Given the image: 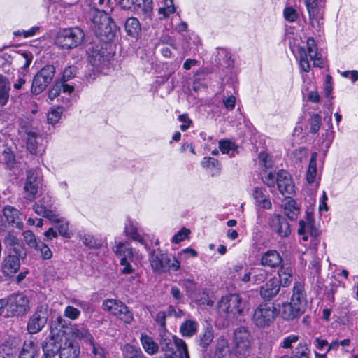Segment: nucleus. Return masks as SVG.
I'll use <instances>...</instances> for the list:
<instances>
[{
	"mask_svg": "<svg viewBox=\"0 0 358 358\" xmlns=\"http://www.w3.org/2000/svg\"><path fill=\"white\" fill-rule=\"evenodd\" d=\"M306 298L302 283L295 282L293 294L289 303H283L280 312L282 317L287 320H293L302 315L306 308Z\"/></svg>",
	"mask_w": 358,
	"mask_h": 358,
	"instance_id": "1",
	"label": "nucleus"
},
{
	"mask_svg": "<svg viewBox=\"0 0 358 358\" xmlns=\"http://www.w3.org/2000/svg\"><path fill=\"white\" fill-rule=\"evenodd\" d=\"M85 34L79 27L64 29L58 32L55 38V44L63 50H71L83 43Z\"/></svg>",
	"mask_w": 358,
	"mask_h": 358,
	"instance_id": "2",
	"label": "nucleus"
},
{
	"mask_svg": "<svg viewBox=\"0 0 358 358\" xmlns=\"http://www.w3.org/2000/svg\"><path fill=\"white\" fill-rule=\"evenodd\" d=\"M7 314L10 317H22L30 310V301L23 293H14L8 296Z\"/></svg>",
	"mask_w": 358,
	"mask_h": 358,
	"instance_id": "3",
	"label": "nucleus"
},
{
	"mask_svg": "<svg viewBox=\"0 0 358 358\" xmlns=\"http://www.w3.org/2000/svg\"><path fill=\"white\" fill-rule=\"evenodd\" d=\"M246 308L247 301L238 294L223 296L218 304L219 311L226 313L229 317L241 315Z\"/></svg>",
	"mask_w": 358,
	"mask_h": 358,
	"instance_id": "4",
	"label": "nucleus"
},
{
	"mask_svg": "<svg viewBox=\"0 0 358 358\" xmlns=\"http://www.w3.org/2000/svg\"><path fill=\"white\" fill-rule=\"evenodd\" d=\"M149 260L153 271L158 273H162L169 270L176 271L180 268V262L174 259L171 263V259L166 254L161 251H153L150 253Z\"/></svg>",
	"mask_w": 358,
	"mask_h": 358,
	"instance_id": "5",
	"label": "nucleus"
},
{
	"mask_svg": "<svg viewBox=\"0 0 358 358\" xmlns=\"http://www.w3.org/2000/svg\"><path fill=\"white\" fill-rule=\"evenodd\" d=\"M55 73V69L52 65L41 69L33 78L31 92L35 95L43 92L52 80Z\"/></svg>",
	"mask_w": 358,
	"mask_h": 358,
	"instance_id": "6",
	"label": "nucleus"
},
{
	"mask_svg": "<svg viewBox=\"0 0 358 358\" xmlns=\"http://www.w3.org/2000/svg\"><path fill=\"white\" fill-rule=\"evenodd\" d=\"M65 332L62 328L57 331L51 330L50 337L42 345L45 358H52L60 353L66 336Z\"/></svg>",
	"mask_w": 358,
	"mask_h": 358,
	"instance_id": "7",
	"label": "nucleus"
},
{
	"mask_svg": "<svg viewBox=\"0 0 358 358\" xmlns=\"http://www.w3.org/2000/svg\"><path fill=\"white\" fill-rule=\"evenodd\" d=\"M105 310L127 324H130L134 320L132 313L129 308L122 301L116 299H107L103 303Z\"/></svg>",
	"mask_w": 358,
	"mask_h": 358,
	"instance_id": "8",
	"label": "nucleus"
},
{
	"mask_svg": "<svg viewBox=\"0 0 358 358\" xmlns=\"http://www.w3.org/2000/svg\"><path fill=\"white\" fill-rule=\"evenodd\" d=\"M42 176L41 172L36 169L27 171L26 182L24 186V199L33 201L41 187Z\"/></svg>",
	"mask_w": 358,
	"mask_h": 358,
	"instance_id": "9",
	"label": "nucleus"
},
{
	"mask_svg": "<svg viewBox=\"0 0 358 358\" xmlns=\"http://www.w3.org/2000/svg\"><path fill=\"white\" fill-rule=\"evenodd\" d=\"M48 318V307L46 306L38 307L28 320L27 329L29 333L34 334L40 332L47 324Z\"/></svg>",
	"mask_w": 358,
	"mask_h": 358,
	"instance_id": "10",
	"label": "nucleus"
},
{
	"mask_svg": "<svg viewBox=\"0 0 358 358\" xmlns=\"http://www.w3.org/2000/svg\"><path fill=\"white\" fill-rule=\"evenodd\" d=\"M275 309L271 305L261 304L252 315L253 322L259 327L268 326L274 319Z\"/></svg>",
	"mask_w": 358,
	"mask_h": 358,
	"instance_id": "11",
	"label": "nucleus"
},
{
	"mask_svg": "<svg viewBox=\"0 0 358 358\" xmlns=\"http://www.w3.org/2000/svg\"><path fill=\"white\" fill-rule=\"evenodd\" d=\"M3 243L8 255L16 256L25 259L27 256V249L23 243L15 235L8 233L3 239Z\"/></svg>",
	"mask_w": 358,
	"mask_h": 358,
	"instance_id": "12",
	"label": "nucleus"
},
{
	"mask_svg": "<svg viewBox=\"0 0 358 358\" xmlns=\"http://www.w3.org/2000/svg\"><path fill=\"white\" fill-rule=\"evenodd\" d=\"M234 343L238 353L247 355L250 352L252 338L250 334L245 327H241L234 331Z\"/></svg>",
	"mask_w": 358,
	"mask_h": 358,
	"instance_id": "13",
	"label": "nucleus"
},
{
	"mask_svg": "<svg viewBox=\"0 0 358 358\" xmlns=\"http://www.w3.org/2000/svg\"><path fill=\"white\" fill-rule=\"evenodd\" d=\"M305 4L309 14L310 24L313 27L320 28V21L324 18V3L318 0H305Z\"/></svg>",
	"mask_w": 358,
	"mask_h": 358,
	"instance_id": "14",
	"label": "nucleus"
},
{
	"mask_svg": "<svg viewBox=\"0 0 358 358\" xmlns=\"http://www.w3.org/2000/svg\"><path fill=\"white\" fill-rule=\"evenodd\" d=\"M270 227L272 231L281 238L287 237L291 234L290 224L285 216L272 215L270 217Z\"/></svg>",
	"mask_w": 358,
	"mask_h": 358,
	"instance_id": "15",
	"label": "nucleus"
},
{
	"mask_svg": "<svg viewBox=\"0 0 358 358\" xmlns=\"http://www.w3.org/2000/svg\"><path fill=\"white\" fill-rule=\"evenodd\" d=\"M62 329L64 331H66L65 335L68 336L69 339L72 338H78L88 345L94 341L89 330L83 326L79 327L74 324L70 327H64L62 325Z\"/></svg>",
	"mask_w": 358,
	"mask_h": 358,
	"instance_id": "16",
	"label": "nucleus"
},
{
	"mask_svg": "<svg viewBox=\"0 0 358 358\" xmlns=\"http://www.w3.org/2000/svg\"><path fill=\"white\" fill-rule=\"evenodd\" d=\"M276 184L280 193L282 195L291 194L294 192V185L291 176L284 170H280L277 173Z\"/></svg>",
	"mask_w": 358,
	"mask_h": 358,
	"instance_id": "17",
	"label": "nucleus"
},
{
	"mask_svg": "<svg viewBox=\"0 0 358 358\" xmlns=\"http://www.w3.org/2000/svg\"><path fill=\"white\" fill-rule=\"evenodd\" d=\"M3 215L5 221L9 224L15 226L16 228L22 229L23 228V222L20 218L19 210L11 206H6L3 209Z\"/></svg>",
	"mask_w": 358,
	"mask_h": 358,
	"instance_id": "18",
	"label": "nucleus"
},
{
	"mask_svg": "<svg viewBox=\"0 0 358 358\" xmlns=\"http://www.w3.org/2000/svg\"><path fill=\"white\" fill-rule=\"evenodd\" d=\"M20 260H22V258L7 255L2 263V270L4 274L13 275L16 273L20 268Z\"/></svg>",
	"mask_w": 358,
	"mask_h": 358,
	"instance_id": "19",
	"label": "nucleus"
},
{
	"mask_svg": "<svg viewBox=\"0 0 358 358\" xmlns=\"http://www.w3.org/2000/svg\"><path fill=\"white\" fill-rule=\"evenodd\" d=\"M64 345L62 347L59 358H78L80 355L79 346L74 343L71 339L66 336Z\"/></svg>",
	"mask_w": 358,
	"mask_h": 358,
	"instance_id": "20",
	"label": "nucleus"
},
{
	"mask_svg": "<svg viewBox=\"0 0 358 358\" xmlns=\"http://www.w3.org/2000/svg\"><path fill=\"white\" fill-rule=\"evenodd\" d=\"M280 290L279 280L270 279L264 285L261 287L260 295L265 300H270L277 295Z\"/></svg>",
	"mask_w": 358,
	"mask_h": 358,
	"instance_id": "21",
	"label": "nucleus"
},
{
	"mask_svg": "<svg viewBox=\"0 0 358 358\" xmlns=\"http://www.w3.org/2000/svg\"><path fill=\"white\" fill-rule=\"evenodd\" d=\"M104 53L105 52L103 51L102 48L99 45L93 46L91 48H89V62L92 66L96 68L101 67L106 62Z\"/></svg>",
	"mask_w": 358,
	"mask_h": 358,
	"instance_id": "22",
	"label": "nucleus"
},
{
	"mask_svg": "<svg viewBox=\"0 0 358 358\" xmlns=\"http://www.w3.org/2000/svg\"><path fill=\"white\" fill-rule=\"evenodd\" d=\"M96 33L102 40H111L113 38L114 33L110 24V17L105 16L101 18V22L97 25Z\"/></svg>",
	"mask_w": 358,
	"mask_h": 358,
	"instance_id": "23",
	"label": "nucleus"
},
{
	"mask_svg": "<svg viewBox=\"0 0 358 358\" xmlns=\"http://www.w3.org/2000/svg\"><path fill=\"white\" fill-rule=\"evenodd\" d=\"M18 352L14 339H8L0 345V358H15Z\"/></svg>",
	"mask_w": 358,
	"mask_h": 358,
	"instance_id": "24",
	"label": "nucleus"
},
{
	"mask_svg": "<svg viewBox=\"0 0 358 358\" xmlns=\"http://www.w3.org/2000/svg\"><path fill=\"white\" fill-rule=\"evenodd\" d=\"M41 138L36 132L29 131L27 132V148L31 154H40L43 152V148L39 144Z\"/></svg>",
	"mask_w": 358,
	"mask_h": 358,
	"instance_id": "25",
	"label": "nucleus"
},
{
	"mask_svg": "<svg viewBox=\"0 0 358 358\" xmlns=\"http://www.w3.org/2000/svg\"><path fill=\"white\" fill-rule=\"evenodd\" d=\"M282 262V258L276 250H268L262 257L261 263L263 266L275 268Z\"/></svg>",
	"mask_w": 358,
	"mask_h": 358,
	"instance_id": "26",
	"label": "nucleus"
},
{
	"mask_svg": "<svg viewBox=\"0 0 358 358\" xmlns=\"http://www.w3.org/2000/svg\"><path fill=\"white\" fill-rule=\"evenodd\" d=\"M215 358H232L228 342L223 337L219 338L217 341Z\"/></svg>",
	"mask_w": 358,
	"mask_h": 358,
	"instance_id": "27",
	"label": "nucleus"
},
{
	"mask_svg": "<svg viewBox=\"0 0 358 358\" xmlns=\"http://www.w3.org/2000/svg\"><path fill=\"white\" fill-rule=\"evenodd\" d=\"M38 351V346L33 341L24 342L19 358H34Z\"/></svg>",
	"mask_w": 358,
	"mask_h": 358,
	"instance_id": "28",
	"label": "nucleus"
},
{
	"mask_svg": "<svg viewBox=\"0 0 358 358\" xmlns=\"http://www.w3.org/2000/svg\"><path fill=\"white\" fill-rule=\"evenodd\" d=\"M125 31L128 35L136 37L141 31L138 20L136 17H129L124 24Z\"/></svg>",
	"mask_w": 358,
	"mask_h": 358,
	"instance_id": "29",
	"label": "nucleus"
},
{
	"mask_svg": "<svg viewBox=\"0 0 358 358\" xmlns=\"http://www.w3.org/2000/svg\"><path fill=\"white\" fill-rule=\"evenodd\" d=\"M141 341L144 350L150 355L156 354L159 350V346L153 339L146 334L141 335Z\"/></svg>",
	"mask_w": 358,
	"mask_h": 358,
	"instance_id": "30",
	"label": "nucleus"
},
{
	"mask_svg": "<svg viewBox=\"0 0 358 358\" xmlns=\"http://www.w3.org/2000/svg\"><path fill=\"white\" fill-rule=\"evenodd\" d=\"M285 210V217H287L291 220H294L297 217L299 208L296 206V202L291 198H287L283 204Z\"/></svg>",
	"mask_w": 358,
	"mask_h": 358,
	"instance_id": "31",
	"label": "nucleus"
},
{
	"mask_svg": "<svg viewBox=\"0 0 358 358\" xmlns=\"http://www.w3.org/2000/svg\"><path fill=\"white\" fill-rule=\"evenodd\" d=\"M253 197L257 203L262 208L270 209L271 202L268 197L265 195L260 188L256 187L253 192Z\"/></svg>",
	"mask_w": 358,
	"mask_h": 358,
	"instance_id": "32",
	"label": "nucleus"
},
{
	"mask_svg": "<svg viewBox=\"0 0 358 358\" xmlns=\"http://www.w3.org/2000/svg\"><path fill=\"white\" fill-rule=\"evenodd\" d=\"M310 349L306 343L299 342L292 351L291 358H310Z\"/></svg>",
	"mask_w": 358,
	"mask_h": 358,
	"instance_id": "33",
	"label": "nucleus"
},
{
	"mask_svg": "<svg viewBox=\"0 0 358 358\" xmlns=\"http://www.w3.org/2000/svg\"><path fill=\"white\" fill-rule=\"evenodd\" d=\"M10 85L8 80L0 75V105L4 106L9 99Z\"/></svg>",
	"mask_w": 358,
	"mask_h": 358,
	"instance_id": "34",
	"label": "nucleus"
},
{
	"mask_svg": "<svg viewBox=\"0 0 358 358\" xmlns=\"http://www.w3.org/2000/svg\"><path fill=\"white\" fill-rule=\"evenodd\" d=\"M279 280L284 287L288 286L292 277V268L289 266H282L278 271Z\"/></svg>",
	"mask_w": 358,
	"mask_h": 358,
	"instance_id": "35",
	"label": "nucleus"
},
{
	"mask_svg": "<svg viewBox=\"0 0 358 358\" xmlns=\"http://www.w3.org/2000/svg\"><path fill=\"white\" fill-rule=\"evenodd\" d=\"M197 326L196 322L187 320L181 324L180 328V333L183 336L190 337L196 334Z\"/></svg>",
	"mask_w": 358,
	"mask_h": 358,
	"instance_id": "36",
	"label": "nucleus"
},
{
	"mask_svg": "<svg viewBox=\"0 0 358 358\" xmlns=\"http://www.w3.org/2000/svg\"><path fill=\"white\" fill-rule=\"evenodd\" d=\"M300 336L296 334H289L282 338L279 343V348L284 350H291L293 348L294 344L298 343Z\"/></svg>",
	"mask_w": 358,
	"mask_h": 358,
	"instance_id": "37",
	"label": "nucleus"
},
{
	"mask_svg": "<svg viewBox=\"0 0 358 358\" xmlns=\"http://www.w3.org/2000/svg\"><path fill=\"white\" fill-rule=\"evenodd\" d=\"M317 153L313 152L311 155V157L310 159L309 166L306 173V180L308 183H312L314 181V179L316 176L317 172Z\"/></svg>",
	"mask_w": 358,
	"mask_h": 358,
	"instance_id": "38",
	"label": "nucleus"
},
{
	"mask_svg": "<svg viewBox=\"0 0 358 358\" xmlns=\"http://www.w3.org/2000/svg\"><path fill=\"white\" fill-rule=\"evenodd\" d=\"M114 252L122 257L132 258L133 253L131 249L124 243L119 242L114 248Z\"/></svg>",
	"mask_w": 358,
	"mask_h": 358,
	"instance_id": "39",
	"label": "nucleus"
},
{
	"mask_svg": "<svg viewBox=\"0 0 358 358\" xmlns=\"http://www.w3.org/2000/svg\"><path fill=\"white\" fill-rule=\"evenodd\" d=\"M299 227L298 229V234L299 235H303L305 233H309L311 236H315V231L313 228V222L310 218H308L306 221L300 220Z\"/></svg>",
	"mask_w": 358,
	"mask_h": 358,
	"instance_id": "40",
	"label": "nucleus"
},
{
	"mask_svg": "<svg viewBox=\"0 0 358 358\" xmlns=\"http://www.w3.org/2000/svg\"><path fill=\"white\" fill-rule=\"evenodd\" d=\"M124 350L127 358H146L140 349L132 345L126 344Z\"/></svg>",
	"mask_w": 358,
	"mask_h": 358,
	"instance_id": "41",
	"label": "nucleus"
},
{
	"mask_svg": "<svg viewBox=\"0 0 358 358\" xmlns=\"http://www.w3.org/2000/svg\"><path fill=\"white\" fill-rule=\"evenodd\" d=\"M92 358H106V351L94 341L90 345Z\"/></svg>",
	"mask_w": 358,
	"mask_h": 358,
	"instance_id": "42",
	"label": "nucleus"
},
{
	"mask_svg": "<svg viewBox=\"0 0 358 358\" xmlns=\"http://www.w3.org/2000/svg\"><path fill=\"white\" fill-rule=\"evenodd\" d=\"M298 52L299 54V59H300V65L302 69L308 72L310 69V66L309 64V62L308 60V55L306 50L304 48L299 47L298 48Z\"/></svg>",
	"mask_w": 358,
	"mask_h": 358,
	"instance_id": "43",
	"label": "nucleus"
},
{
	"mask_svg": "<svg viewBox=\"0 0 358 358\" xmlns=\"http://www.w3.org/2000/svg\"><path fill=\"white\" fill-rule=\"evenodd\" d=\"M26 244L31 248L37 249L39 243L37 242L34 233L30 230H27L22 234Z\"/></svg>",
	"mask_w": 358,
	"mask_h": 358,
	"instance_id": "44",
	"label": "nucleus"
},
{
	"mask_svg": "<svg viewBox=\"0 0 358 358\" xmlns=\"http://www.w3.org/2000/svg\"><path fill=\"white\" fill-rule=\"evenodd\" d=\"M213 339V332L210 330L206 329L199 336V345L203 348H206L210 345Z\"/></svg>",
	"mask_w": 358,
	"mask_h": 358,
	"instance_id": "45",
	"label": "nucleus"
},
{
	"mask_svg": "<svg viewBox=\"0 0 358 358\" xmlns=\"http://www.w3.org/2000/svg\"><path fill=\"white\" fill-rule=\"evenodd\" d=\"M266 272L262 269L253 268L252 281L255 284L259 285L266 279Z\"/></svg>",
	"mask_w": 358,
	"mask_h": 358,
	"instance_id": "46",
	"label": "nucleus"
},
{
	"mask_svg": "<svg viewBox=\"0 0 358 358\" xmlns=\"http://www.w3.org/2000/svg\"><path fill=\"white\" fill-rule=\"evenodd\" d=\"M307 49L310 59L311 60H315L316 57L318 56L317 48L315 44V40L313 38H308Z\"/></svg>",
	"mask_w": 358,
	"mask_h": 358,
	"instance_id": "47",
	"label": "nucleus"
},
{
	"mask_svg": "<svg viewBox=\"0 0 358 358\" xmlns=\"http://www.w3.org/2000/svg\"><path fill=\"white\" fill-rule=\"evenodd\" d=\"M3 156L5 164L10 168L13 167L16 161L11 150L8 148H6L3 152Z\"/></svg>",
	"mask_w": 358,
	"mask_h": 358,
	"instance_id": "48",
	"label": "nucleus"
},
{
	"mask_svg": "<svg viewBox=\"0 0 358 358\" xmlns=\"http://www.w3.org/2000/svg\"><path fill=\"white\" fill-rule=\"evenodd\" d=\"M80 315V311L71 306H66L64 311V316L73 320L77 319Z\"/></svg>",
	"mask_w": 358,
	"mask_h": 358,
	"instance_id": "49",
	"label": "nucleus"
},
{
	"mask_svg": "<svg viewBox=\"0 0 358 358\" xmlns=\"http://www.w3.org/2000/svg\"><path fill=\"white\" fill-rule=\"evenodd\" d=\"M38 246V248L36 250L40 251L41 257L43 259H50L52 257V251L47 245H45L44 243L40 242Z\"/></svg>",
	"mask_w": 358,
	"mask_h": 358,
	"instance_id": "50",
	"label": "nucleus"
},
{
	"mask_svg": "<svg viewBox=\"0 0 358 358\" xmlns=\"http://www.w3.org/2000/svg\"><path fill=\"white\" fill-rule=\"evenodd\" d=\"M219 148L224 154H228L229 151H234L236 149L235 144L229 141H220Z\"/></svg>",
	"mask_w": 358,
	"mask_h": 358,
	"instance_id": "51",
	"label": "nucleus"
},
{
	"mask_svg": "<svg viewBox=\"0 0 358 358\" xmlns=\"http://www.w3.org/2000/svg\"><path fill=\"white\" fill-rule=\"evenodd\" d=\"M55 224H57L56 227L57 228L58 231L61 236L64 237H69L68 222H65L60 217L59 221Z\"/></svg>",
	"mask_w": 358,
	"mask_h": 358,
	"instance_id": "52",
	"label": "nucleus"
},
{
	"mask_svg": "<svg viewBox=\"0 0 358 358\" xmlns=\"http://www.w3.org/2000/svg\"><path fill=\"white\" fill-rule=\"evenodd\" d=\"M165 7L160 8L159 13L164 14V17L168 16L170 13L175 12V7L173 5V0H164Z\"/></svg>",
	"mask_w": 358,
	"mask_h": 358,
	"instance_id": "53",
	"label": "nucleus"
},
{
	"mask_svg": "<svg viewBox=\"0 0 358 358\" xmlns=\"http://www.w3.org/2000/svg\"><path fill=\"white\" fill-rule=\"evenodd\" d=\"M320 121L321 117L317 114H313L310 120V131L312 133H317L318 130L320 129Z\"/></svg>",
	"mask_w": 358,
	"mask_h": 358,
	"instance_id": "54",
	"label": "nucleus"
},
{
	"mask_svg": "<svg viewBox=\"0 0 358 358\" xmlns=\"http://www.w3.org/2000/svg\"><path fill=\"white\" fill-rule=\"evenodd\" d=\"M189 234L190 230L186 229L185 227H183L176 235L173 236L172 241L175 243H178L180 241H182L183 240L188 237Z\"/></svg>",
	"mask_w": 358,
	"mask_h": 358,
	"instance_id": "55",
	"label": "nucleus"
},
{
	"mask_svg": "<svg viewBox=\"0 0 358 358\" xmlns=\"http://www.w3.org/2000/svg\"><path fill=\"white\" fill-rule=\"evenodd\" d=\"M284 17L289 22H294L299 17V15L295 9L292 7L285 8L284 10Z\"/></svg>",
	"mask_w": 358,
	"mask_h": 358,
	"instance_id": "56",
	"label": "nucleus"
},
{
	"mask_svg": "<svg viewBox=\"0 0 358 358\" xmlns=\"http://www.w3.org/2000/svg\"><path fill=\"white\" fill-rule=\"evenodd\" d=\"M259 159L261 165L265 169H269L272 166V160L271 157L265 152H260Z\"/></svg>",
	"mask_w": 358,
	"mask_h": 358,
	"instance_id": "57",
	"label": "nucleus"
},
{
	"mask_svg": "<svg viewBox=\"0 0 358 358\" xmlns=\"http://www.w3.org/2000/svg\"><path fill=\"white\" fill-rule=\"evenodd\" d=\"M43 217L48 219L50 222L53 223L57 222L58 221H59L60 219L59 215L56 213L55 210L52 208L50 206H48V208H47Z\"/></svg>",
	"mask_w": 358,
	"mask_h": 358,
	"instance_id": "58",
	"label": "nucleus"
},
{
	"mask_svg": "<svg viewBox=\"0 0 358 358\" xmlns=\"http://www.w3.org/2000/svg\"><path fill=\"white\" fill-rule=\"evenodd\" d=\"M48 206L45 205V201H39L38 203H36L33 205L34 211L38 215H41L43 217L45 213L46 212Z\"/></svg>",
	"mask_w": 358,
	"mask_h": 358,
	"instance_id": "59",
	"label": "nucleus"
},
{
	"mask_svg": "<svg viewBox=\"0 0 358 358\" xmlns=\"http://www.w3.org/2000/svg\"><path fill=\"white\" fill-rule=\"evenodd\" d=\"M120 265L122 266L121 273L123 274H129L134 271V268H132L130 263L127 261V258L126 257H122L120 259Z\"/></svg>",
	"mask_w": 358,
	"mask_h": 358,
	"instance_id": "60",
	"label": "nucleus"
},
{
	"mask_svg": "<svg viewBox=\"0 0 358 358\" xmlns=\"http://www.w3.org/2000/svg\"><path fill=\"white\" fill-rule=\"evenodd\" d=\"M143 7L141 12L145 17H149L152 13V0H142Z\"/></svg>",
	"mask_w": 358,
	"mask_h": 358,
	"instance_id": "61",
	"label": "nucleus"
},
{
	"mask_svg": "<svg viewBox=\"0 0 358 358\" xmlns=\"http://www.w3.org/2000/svg\"><path fill=\"white\" fill-rule=\"evenodd\" d=\"M141 1L142 0H120V5L123 9L128 10L133 5L141 6Z\"/></svg>",
	"mask_w": 358,
	"mask_h": 358,
	"instance_id": "62",
	"label": "nucleus"
},
{
	"mask_svg": "<svg viewBox=\"0 0 358 358\" xmlns=\"http://www.w3.org/2000/svg\"><path fill=\"white\" fill-rule=\"evenodd\" d=\"M264 182L269 187H274L276 183V175L271 172L266 173L264 178Z\"/></svg>",
	"mask_w": 358,
	"mask_h": 358,
	"instance_id": "63",
	"label": "nucleus"
},
{
	"mask_svg": "<svg viewBox=\"0 0 358 358\" xmlns=\"http://www.w3.org/2000/svg\"><path fill=\"white\" fill-rule=\"evenodd\" d=\"M178 120L183 122V124L180 126V129L182 131H186L190 126L192 123V120L187 117V115L184 113L182 115H180L178 116Z\"/></svg>",
	"mask_w": 358,
	"mask_h": 358,
	"instance_id": "64",
	"label": "nucleus"
}]
</instances>
